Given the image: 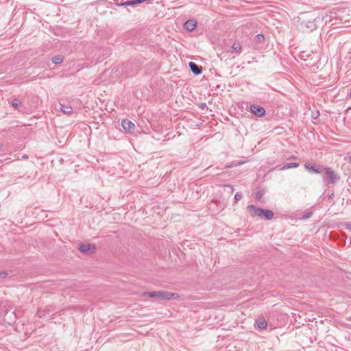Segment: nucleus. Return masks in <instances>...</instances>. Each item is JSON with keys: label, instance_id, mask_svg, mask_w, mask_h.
Wrapping results in <instances>:
<instances>
[{"label": "nucleus", "instance_id": "nucleus-15", "mask_svg": "<svg viewBox=\"0 0 351 351\" xmlns=\"http://www.w3.org/2000/svg\"><path fill=\"white\" fill-rule=\"evenodd\" d=\"M267 323L265 320H260L257 322V326L260 328V329H265L267 328Z\"/></svg>", "mask_w": 351, "mask_h": 351}, {"label": "nucleus", "instance_id": "nucleus-26", "mask_svg": "<svg viewBox=\"0 0 351 351\" xmlns=\"http://www.w3.org/2000/svg\"><path fill=\"white\" fill-rule=\"evenodd\" d=\"M23 158L24 159H27V156L26 155H24V156H23Z\"/></svg>", "mask_w": 351, "mask_h": 351}, {"label": "nucleus", "instance_id": "nucleus-10", "mask_svg": "<svg viewBox=\"0 0 351 351\" xmlns=\"http://www.w3.org/2000/svg\"><path fill=\"white\" fill-rule=\"evenodd\" d=\"M241 51V45L239 43H234L232 46V53L240 54Z\"/></svg>", "mask_w": 351, "mask_h": 351}, {"label": "nucleus", "instance_id": "nucleus-20", "mask_svg": "<svg viewBox=\"0 0 351 351\" xmlns=\"http://www.w3.org/2000/svg\"><path fill=\"white\" fill-rule=\"evenodd\" d=\"M311 216H312V213L308 212L303 215L302 219H308V218L311 217Z\"/></svg>", "mask_w": 351, "mask_h": 351}, {"label": "nucleus", "instance_id": "nucleus-6", "mask_svg": "<svg viewBox=\"0 0 351 351\" xmlns=\"http://www.w3.org/2000/svg\"><path fill=\"white\" fill-rule=\"evenodd\" d=\"M121 125L128 132H132L135 128V125L128 119H123L121 122Z\"/></svg>", "mask_w": 351, "mask_h": 351}, {"label": "nucleus", "instance_id": "nucleus-21", "mask_svg": "<svg viewBox=\"0 0 351 351\" xmlns=\"http://www.w3.org/2000/svg\"><path fill=\"white\" fill-rule=\"evenodd\" d=\"M256 38H257V40H258V41H260V42L264 40V36H263V35H262V34H258V35L256 36Z\"/></svg>", "mask_w": 351, "mask_h": 351}, {"label": "nucleus", "instance_id": "nucleus-19", "mask_svg": "<svg viewBox=\"0 0 351 351\" xmlns=\"http://www.w3.org/2000/svg\"><path fill=\"white\" fill-rule=\"evenodd\" d=\"M263 195V193L261 192V191H258L256 193V198L258 199V200H260L262 197Z\"/></svg>", "mask_w": 351, "mask_h": 351}, {"label": "nucleus", "instance_id": "nucleus-17", "mask_svg": "<svg viewBox=\"0 0 351 351\" xmlns=\"http://www.w3.org/2000/svg\"><path fill=\"white\" fill-rule=\"evenodd\" d=\"M21 105V101L18 99H14L12 101V106L14 108H17Z\"/></svg>", "mask_w": 351, "mask_h": 351}, {"label": "nucleus", "instance_id": "nucleus-12", "mask_svg": "<svg viewBox=\"0 0 351 351\" xmlns=\"http://www.w3.org/2000/svg\"><path fill=\"white\" fill-rule=\"evenodd\" d=\"M304 167L307 170L312 171L313 172H314L315 173H319L321 172V170L319 169L315 168L311 164L306 163Z\"/></svg>", "mask_w": 351, "mask_h": 351}, {"label": "nucleus", "instance_id": "nucleus-1", "mask_svg": "<svg viewBox=\"0 0 351 351\" xmlns=\"http://www.w3.org/2000/svg\"><path fill=\"white\" fill-rule=\"evenodd\" d=\"M317 19L308 17L306 15L298 20V28L303 32H311L317 28Z\"/></svg>", "mask_w": 351, "mask_h": 351}, {"label": "nucleus", "instance_id": "nucleus-5", "mask_svg": "<svg viewBox=\"0 0 351 351\" xmlns=\"http://www.w3.org/2000/svg\"><path fill=\"white\" fill-rule=\"evenodd\" d=\"M250 110L252 113H254L256 116L259 117H263L265 114V110L264 109V108H263L258 105H256V104L251 105Z\"/></svg>", "mask_w": 351, "mask_h": 351}, {"label": "nucleus", "instance_id": "nucleus-16", "mask_svg": "<svg viewBox=\"0 0 351 351\" xmlns=\"http://www.w3.org/2000/svg\"><path fill=\"white\" fill-rule=\"evenodd\" d=\"M145 294H147L151 298H154V297L160 298V291L148 292V293H146Z\"/></svg>", "mask_w": 351, "mask_h": 351}, {"label": "nucleus", "instance_id": "nucleus-7", "mask_svg": "<svg viewBox=\"0 0 351 351\" xmlns=\"http://www.w3.org/2000/svg\"><path fill=\"white\" fill-rule=\"evenodd\" d=\"M178 295L174 293H170L167 291H160V298L165 299V300H171L178 298Z\"/></svg>", "mask_w": 351, "mask_h": 351}, {"label": "nucleus", "instance_id": "nucleus-3", "mask_svg": "<svg viewBox=\"0 0 351 351\" xmlns=\"http://www.w3.org/2000/svg\"><path fill=\"white\" fill-rule=\"evenodd\" d=\"M324 171L326 176V178L330 183L335 184L339 179V177H338V176L331 168H325Z\"/></svg>", "mask_w": 351, "mask_h": 351}, {"label": "nucleus", "instance_id": "nucleus-8", "mask_svg": "<svg viewBox=\"0 0 351 351\" xmlns=\"http://www.w3.org/2000/svg\"><path fill=\"white\" fill-rule=\"evenodd\" d=\"M189 67L191 71L196 75L201 74L202 72L201 66H199L195 62H191L189 63Z\"/></svg>", "mask_w": 351, "mask_h": 351}, {"label": "nucleus", "instance_id": "nucleus-14", "mask_svg": "<svg viewBox=\"0 0 351 351\" xmlns=\"http://www.w3.org/2000/svg\"><path fill=\"white\" fill-rule=\"evenodd\" d=\"M63 61V58L61 56H56L52 58V62L55 64H61Z\"/></svg>", "mask_w": 351, "mask_h": 351}, {"label": "nucleus", "instance_id": "nucleus-27", "mask_svg": "<svg viewBox=\"0 0 351 351\" xmlns=\"http://www.w3.org/2000/svg\"><path fill=\"white\" fill-rule=\"evenodd\" d=\"M348 161H349V163L351 164V156L349 157V160Z\"/></svg>", "mask_w": 351, "mask_h": 351}, {"label": "nucleus", "instance_id": "nucleus-22", "mask_svg": "<svg viewBox=\"0 0 351 351\" xmlns=\"http://www.w3.org/2000/svg\"><path fill=\"white\" fill-rule=\"evenodd\" d=\"M7 276V273L5 271H0V278H3Z\"/></svg>", "mask_w": 351, "mask_h": 351}, {"label": "nucleus", "instance_id": "nucleus-24", "mask_svg": "<svg viewBox=\"0 0 351 351\" xmlns=\"http://www.w3.org/2000/svg\"><path fill=\"white\" fill-rule=\"evenodd\" d=\"M214 204H215V202H212V203L210 204V208H211V206H212L213 205H214Z\"/></svg>", "mask_w": 351, "mask_h": 351}, {"label": "nucleus", "instance_id": "nucleus-9", "mask_svg": "<svg viewBox=\"0 0 351 351\" xmlns=\"http://www.w3.org/2000/svg\"><path fill=\"white\" fill-rule=\"evenodd\" d=\"M60 110L65 114H71L73 112L72 107L66 104H60Z\"/></svg>", "mask_w": 351, "mask_h": 351}, {"label": "nucleus", "instance_id": "nucleus-25", "mask_svg": "<svg viewBox=\"0 0 351 351\" xmlns=\"http://www.w3.org/2000/svg\"><path fill=\"white\" fill-rule=\"evenodd\" d=\"M348 228L351 230V224L350 225H348Z\"/></svg>", "mask_w": 351, "mask_h": 351}, {"label": "nucleus", "instance_id": "nucleus-4", "mask_svg": "<svg viewBox=\"0 0 351 351\" xmlns=\"http://www.w3.org/2000/svg\"><path fill=\"white\" fill-rule=\"evenodd\" d=\"M79 250L84 254L93 253L96 250L95 244H82L79 247Z\"/></svg>", "mask_w": 351, "mask_h": 351}, {"label": "nucleus", "instance_id": "nucleus-11", "mask_svg": "<svg viewBox=\"0 0 351 351\" xmlns=\"http://www.w3.org/2000/svg\"><path fill=\"white\" fill-rule=\"evenodd\" d=\"M184 27L187 30L192 31L196 27V23L193 21H187L184 24Z\"/></svg>", "mask_w": 351, "mask_h": 351}, {"label": "nucleus", "instance_id": "nucleus-18", "mask_svg": "<svg viewBox=\"0 0 351 351\" xmlns=\"http://www.w3.org/2000/svg\"><path fill=\"white\" fill-rule=\"evenodd\" d=\"M241 198H242V194H241V193H240V192H237V193L234 195V199H235L237 201L240 200Z\"/></svg>", "mask_w": 351, "mask_h": 351}, {"label": "nucleus", "instance_id": "nucleus-2", "mask_svg": "<svg viewBox=\"0 0 351 351\" xmlns=\"http://www.w3.org/2000/svg\"><path fill=\"white\" fill-rule=\"evenodd\" d=\"M247 209L252 217H258L265 220H271L274 217V213L270 210L257 208L254 205L247 206Z\"/></svg>", "mask_w": 351, "mask_h": 351}, {"label": "nucleus", "instance_id": "nucleus-23", "mask_svg": "<svg viewBox=\"0 0 351 351\" xmlns=\"http://www.w3.org/2000/svg\"><path fill=\"white\" fill-rule=\"evenodd\" d=\"M38 314L39 317H42L41 311H39L38 312Z\"/></svg>", "mask_w": 351, "mask_h": 351}, {"label": "nucleus", "instance_id": "nucleus-13", "mask_svg": "<svg viewBox=\"0 0 351 351\" xmlns=\"http://www.w3.org/2000/svg\"><path fill=\"white\" fill-rule=\"evenodd\" d=\"M298 166H299V163H298V162H290V163H287L285 165H284L281 168V169L285 170V169H291V168H295V167H298Z\"/></svg>", "mask_w": 351, "mask_h": 351}, {"label": "nucleus", "instance_id": "nucleus-28", "mask_svg": "<svg viewBox=\"0 0 351 351\" xmlns=\"http://www.w3.org/2000/svg\"><path fill=\"white\" fill-rule=\"evenodd\" d=\"M350 97H351V90H350Z\"/></svg>", "mask_w": 351, "mask_h": 351}]
</instances>
